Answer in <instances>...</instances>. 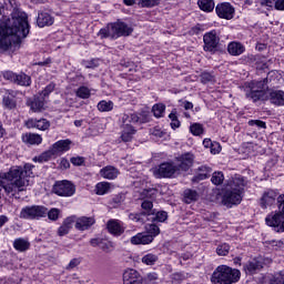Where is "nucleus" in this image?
Instances as JSON below:
<instances>
[{"label":"nucleus","mask_w":284,"mask_h":284,"mask_svg":"<svg viewBox=\"0 0 284 284\" xmlns=\"http://www.w3.org/2000/svg\"><path fill=\"white\" fill-rule=\"evenodd\" d=\"M2 77L7 81H11V83H14V81L17 80V73H14L12 71H4V72H2Z\"/></svg>","instance_id":"54"},{"label":"nucleus","mask_w":284,"mask_h":284,"mask_svg":"<svg viewBox=\"0 0 284 284\" xmlns=\"http://www.w3.org/2000/svg\"><path fill=\"white\" fill-rule=\"evenodd\" d=\"M212 174V168L202 165L196 169V174L192 178V183H201L205 179H210Z\"/></svg>","instance_id":"18"},{"label":"nucleus","mask_w":284,"mask_h":284,"mask_svg":"<svg viewBox=\"0 0 284 284\" xmlns=\"http://www.w3.org/2000/svg\"><path fill=\"white\" fill-rule=\"evenodd\" d=\"M197 6L203 12H212L214 10V0H199Z\"/></svg>","instance_id":"37"},{"label":"nucleus","mask_w":284,"mask_h":284,"mask_svg":"<svg viewBox=\"0 0 284 284\" xmlns=\"http://www.w3.org/2000/svg\"><path fill=\"white\" fill-rule=\"evenodd\" d=\"M37 23L39 28H45V26H52L54 23V18L50 13L42 11L38 13Z\"/></svg>","instance_id":"23"},{"label":"nucleus","mask_w":284,"mask_h":284,"mask_svg":"<svg viewBox=\"0 0 284 284\" xmlns=\"http://www.w3.org/2000/svg\"><path fill=\"white\" fill-rule=\"evenodd\" d=\"M13 83L29 88V85H32V78L26 73H20L16 75V81Z\"/></svg>","instance_id":"31"},{"label":"nucleus","mask_w":284,"mask_h":284,"mask_svg":"<svg viewBox=\"0 0 284 284\" xmlns=\"http://www.w3.org/2000/svg\"><path fill=\"white\" fill-rule=\"evenodd\" d=\"M123 284H143V276L133 268H129L123 273Z\"/></svg>","instance_id":"14"},{"label":"nucleus","mask_w":284,"mask_h":284,"mask_svg":"<svg viewBox=\"0 0 284 284\" xmlns=\"http://www.w3.org/2000/svg\"><path fill=\"white\" fill-rule=\"evenodd\" d=\"M22 141L23 143H28L29 145H40V143H42L43 141V138H41V135L37 133H26L22 134Z\"/></svg>","instance_id":"27"},{"label":"nucleus","mask_w":284,"mask_h":284,"mask_svg":"<svg viewBox=\"0 0 284 284\" xmlns=\"http://www.w3.org/2000/svg\"><path fill=\"white\" fill-rule=\"evenodd\" d=\"M199 200V193L192 189H186L184 191V202L190 204Z\"/></svg>","instance_id":"39"},{"label":"nucleus","mask_w":284,"mask_h":284,"mask_svg":"<svg viewBox=\"0 0 284 284\" xmlns=\"http://www.w3.org/2000/svg\"><path fill=\"white\" fill-rule=\"evenodd\" d=\"M270 102L273 103V105H284V92L272 91L270 93Z\"/></svg>","instance_id":"30"},{"label":"nucleus","mask_w":284,"mask_h":284,"mask_svg":"<svg viewBox=\"0 0 284 284\" xmlns=\"http://www.w3.org/2000/svg\"><path fill=\"white\" fill-rule=\"evenodd\" d=\"M19 216L26 221H39L48 216V207L44 205H27L21 209Z\"/></svg>","instance_id":"8"},{"label":"nucleus","mask_w":284,"mask_h":284,"mask_svg":"<svg viewBox=\"0 0 284 284\" xmlns=\"http://www.w3.org/2000/svg\"><path fill=\"white\" fill-rule=\"evenodd\" d=\"M159 191L156 189H144L140 193L141 201H154Z\"/></svg>","instance_id":"33"},{"label":"nucleus","mask_w":284,"mask_h":284,"mask_svg":"<svg viewBox=\"0 0 284 284\" xmlns=\"http://www.w3.org/2000/svg\"><path fill=\"white\" fill-rule=\"evenodd\" d=\"M53 192L54 194H58V196H74L77 186H74L72 182L63 180L55 183Z\"/></svg>","instance_id":"10"},{"label":"nucleus","mask_w":284,"mask_h":284,"mask_svg":"<svg viewBox=\"0 0 284 284\" xmlns=\"http://www.w3.org/2000/svg\"><path fill=\"white\" fill-rule=\"evenodd\" d=\"M159 276H156V273H150L148 274L146 278L143 280V284H154V281H156Z\"/></svg>","instance_id":"57"},{"label":"nucleus","mask_w":284,"mask_h":284,"mask_svg":"<svg viewBox=\"0 0 284 284\" xmlns=\"http://www.w3.org/2000/svg\"><path fill=\"white\" fill-rule=\"evenodd\" d=\"M190 132L194 136H201V134H203V124H201V123H193V124H191Z\"/></svg>","instance_id":"48"},{"label":"nucleus","mask_w":284,"mask_h":284,"mask_svg":"<svg viewBox=\"0 0 284 284\" xmlns=\"http://www.w3.org/2000/svg\"><path fill=\"white\" fill-rule=\"evenodd\" d=\"M216 254L219 256H227L230 254V244H227V243L220 244L216 247Z\"/></svg>","instance_id":"49"},{"label":"nucleus","mask_w":284,"mask_h":284,"mask_svg":"<svg viewBox=\"0 0 284 284\" xmlns=\"http://www.w3.org/2000/svg\"><path fill=\"white\" fill-rule=\"evenodd\" d=\"M152 241H154L152 235H148V233H138L131 237L132 245H150Z\"/></svg>","instance_id":"21"},{"label":"nucleus","mask_w":284,"mask_h":284,"mask_svg":"<svg viewBox=\"0 0 284 284\" xmlns=\"http://www.w3.org/2000/svg\"><path fill=\"white\" fill-rule=\"evenodd\" d=\"M139 123V115L131 113V114H123L122 115V125L121 128H134L132 124Z\"/></svg>","instance_id":"29"},{"label":"nucleus","mask_w":284,"mask_h":284,"mask_svg":"<svg viewBox=\"0 0 284 284\" xmlns=\"http://www.w3.org/2000/svg\"><path fill=\"white\" fill-rule=\"evenodd\" d=\"M245 97L251 99L253 103H256V101H267V79L246 83Z\"/></svg>","instance_id":"5"},{"label":"nucleus","mask_w":284,"mask_h":284,"mask_svg":"<svg viewBox=\"0 0 284 284\" xmlns=\"http://www.w3.org/2000/svg\"><path fill=\"white\" fill-rule=\"evenodd\" d=\"M27 128H37V130H42L45 132V130L50 129V121L47 119H30L26 122Z\"/></svg>","instance_id":"19"},{"label":"nucleus","mask_w":284,"mask_h":284,"mask_svg":"<svg viewBox=\"0 0 284 284\" xmlns=\"http://www.w3.org/2000/svg\"><path fill=\"white\" fill-rule=\"evenodd\" d=\"M227 52L232 57H241V54L245 52V45H243L241 42H231L227 45Z\"/></svg>","instance_id":"26"},{"label":"nucleus","mask_w":284,"mask_h":284,"mask_svg":"<svg viewBox=\"0 0 284 284\" xmlns=\"http://www.w3.org/2000/svg\"><path fill=\"white\" fill-rule=\"evenodd\" d=\"M174 174H179V166L170 162H164L154 171L156 179H172Z\"/></svg>","instance_id":"9"},{"label":"nucleus","mask_w":284,"mask_h":284,"mask_svg":"<svg viewBox=\"0 0 284 284\" xmlns=\"http://www.w3.org/2000/svg\"><path fill=\"white\" fill-rule=\"evenodd\" d=\"M152 112L156 119H161L165 114V104H155L152 108Z\"/></svg>","instance_id":"45"},{"label":"nucleus","mask_w":284,"mask_h":284,"mask_svg":"<svg viewBox=\"0 0 284 284\" xmlns=\"http://www.w3.org/2000/svg\"><path fill=\"white\" fill-rule=\"evenodd\" d=\"M239 281H241V271L227 265L217 266L211 276V282L214 284H233Z\"/></svg>","instance_id":"4"},{"label":"nucleus","mask_w":284,"mask_h":284,"mask_svg":"<svg viewBox=\"0 0 284 284\" xmlns=\"http://www.w3.org/2000/svg\"><path fill=\"white\" fill-rule=\"evenodd\" d=\"M276 205L278 212L266 216V225L274 227L275 232H284V193L277 196Z\"/></svg>","instance_id":"7"},{"label":"nucleus","mask_w":284,"mask_h":284,"mask_svg":"<svg viewBox=\"0 0 284 284\" xmlns=\"http://www.w3.org/2000/svg\"><path fill=\"white\" fill-rule=\"evenodd\" d=\"M29 108H31L32 112H41L45 103L41 98H34L31 101H28Z\"/></svg>","instance_id":"34"},{"label":"nucleus","mask_w":284,"mask_h":284,"mask_svg":"<svg viewBox=\"0 0 284 284\" xmlns=\"http://www.w3.org/2000/svg\"><path fill=\"white\" fill-rule=\"evenodd\" d=\"M79 265H81V257H74L65 266V270L67 272H72V270H74V267H79Z\"/></svg>","instance_id":"52"},{"label":"nucleus","mask_w":284,"mask_h":284,"mask_svg":"<svg viewBox=\"0 0 284 284\" xmlns=\"http://www.w3.org/2000/svg\"><path fill=\"white\" fill-rule=\"evenodd\" d=\"M99 112H112L114 110V102L102 100L98 103Z\"/></svg>","instance_id":"40"},{"label":"nucleus","mask_w":284,"mask_h":284,"mask_svg":"<svg viewBox=\"0 0 284 284\" xmlns=\"http://www.w3.org/2000/svg\"><path fill=\"white\" fill-rule=\"evenodd\" d=\"M148 221H151L152 223H165L168 221V212L165 211H153L148 214Z\"/></svg>","instance_id":"25"},{"label":"nucleus","mask_w":284,"mask_h":284,"mask_svg":"<svg viewBox=\"0 0 284 284\" xmlns=\"http://www.w3.org/2000/svg\"><path fill=\"white\" fill-rule=\"evenodd\" d=\"M133 29L124 22L111 23L99 31L101 39H119V37H130Z\"/></svg>","instance_id":"6"},{"label":"nucleus","mask_w":284,"mask_h":284,"mask_svg":"<svg viewBox=\"0 0 284 284\" xmlns=\"http://www.w3.org/2000/svg\"><path fill=\"white\" fill-rule=\"evenodd\" d=\"M159 261V256L156 254L149 253L142 257V263L144 265H154Z\"/></svg>","instance_id":"46"},{"label":"nucleus","mask_w":284,"mask_h":284,"mask_svg":"<svg viewBox=\"0 0 284 284\" xmlns=\"http://www.w3.org/2000/svg\"><path fill=\"white\" fill-rule=\"evenodd\" d=\"M122 133L121 139L124 143H130L132 139H134V134H136V129L134 126H121Z\"/></svg>","instance_id":"28"},{"label":"nucleus","mask_w":284,"mask_h":284,"mask_svg":"<svg viewBox=\"0 0 284 284\" xmlns=\"http://www.w3.org/2000/svg\"><path fill=\"white\" fill-rule=\"evenodd\" d=\"M179 172H187L192 165H194V154L184 153L176 158Z\"/></svg>","instance_id":"13"},{"label":"nucleus","mask_w":284,"mask_h":284,"mask_svg":"<svg viewBox=\"0 0 284 284\" xmlns=\"http://www.w3.org/2000/svg\"><path fill=\"white\" fill-rule=\"evenodd\" d=\"M245 184L243 183L242 178H234L230 184L229 189H226L223 197L222 203L226 207H232V205H239L243 200V187Z\"/></svg>","instance_id":"3"},{"label":"nucleus","mask_w":284,"mask_h":284,"mask_svg":"<svg viewBox=\"0 0 284 284\" xmlns=\"http://www.w3.org/2000/svg\"><path fill=\"white\" fill-rule=\"evenodd\" d=\"M224 181H225V175H223V172L217 171L212 174L211 183H213V185H223Z\"/></svg>","instance_id":"43"},{"label":"nucleus","mask_w":284,"mask_h":284,"mask_svg":"<svg viewBox=\"0 0 284 284\" xmlns=\"http://www.w3.org/2000/svg\"><path fill=\"white\" fill-rule=\"evenodd\" d=\"M106 227H108V231L110 232V234H113V236H121V234H123V232H125L123 226H121V224L116 220L109 221L106 224Z\"/></svg>","instance_id":"24"},{"label":"nucleus","mask_w":284,"mask_h":284,"mask_svg":"<svg viewBox=\"0 0 284 284\" xmlns=\"http://www.w3.org/2000/svg\"><path fill=\"white\" fill-rule=\"evenodd\" d=\"M90 89L88 87H80L77 90V97H79V99H90Z\"/></svg>","instance_id":"50"},{"label":"nucleus","mask_w":284,"mask_h":284,"mask_svg":"<svg viewBox=\"0 0 284 284\" xmlns=\"http://www.w3.org/2000/svg\"><path fill=\"white\" fill-rule=\"evenodd\" d=\"M161 0H140L139 6L141 8H154V6H159Z\"/></svg>","instance_id":"51"},{"label":"nucleus","mask_w":284,"mask_h":284,"mask_svg":"<svg viewBox=\"0 0 284 284\" xmlns=\"http://www.w3.org/2000/svg\"><path fill=\"white\" fill-rule=\"evenodd\" d=\"M34 165L26 163L23 166H13L7 173H0V187L4 190L6 194H17L23 192L24 187L30 185L28 179L34 176L32 172Z\"/></svg>","instance_id":"2"},{"label":"nucleus","mask_w":284,"mask_h":284,"mask_svg":"<svg viewBox=\"0 0 284 284\" xmlns=\"http://www.w3.org/2000/svg\"><path fill=\"white\" fill-rule=\"evenodd\" d=\"M211 81H214V77H212V74H210L209 72H204L201 74L202 83H211Z\"/></svg>","instance_id":"59"},{"label":"nucleus","mask_w":284,"mask_h":284,"mask_svg":"<svg viewBox=\"0 0 284 284\" xmlns=\"http://www.w3.org/2000/svg\"><path fill=\"white\" fill-rule=\"evenodd\" d=\"M153 200H144L141 204L142 210H145L144 213L146 214V217L150 219V216H148V214H152V212H154L155 210L154 204L152 202Z\"/></svg>","instance_id":"44"},{"label":"nucleus","mask_w":284,"mask_h":284,"mask_svg":"<svg viewBox=\"0 0 284 284\" xmlns=\"http://www.w3.org/2000/svg\"><path fill=\"white\" fill-rule=\"evenodd\" d=\"M244 270H245L246 274H256V272H261V270H263V258L255 257V258L248 261L244 265Z\"/></svg>","instance_id":"16"},{"label":"nucleus","mask_w":284,"mask_h":284,"mask_svg":"<svg viewBox=\"0 0 284 284\" xmlns=\"http://www.w3.org/2000/svg\"><path fill=\"white\" fill-rule=\"evenodd\" d=\"M13 247L18 252H26L30 250V242L22 237L16 239L13 242Z\"/></svg>","instance_id":"32"},{"label":"nucleus","mask_w":284,"mask_h":284,"mask_svg":"<svg viewBox=\"0 0 284 284\" xmlns=\"http://www.w3.org/2000/svg\"><path fill=\"white\" fill-rule=\"evenodd\" d=\"M221 39L219 36H216V31L213 30L211 32H207L203 37V42H204V51L205 52H211L214 54L219 50V43Z\"/></svg>","instance_id":"11"},{"label":"nucleus","mask_w":284,"mask_h":284,"mask_svg":"<svg viewBox=\"0 0 284 284\" xmlns=\"http://www.w3.org/2000/svg\"><path fill=\"white\" fill-rule=\"evenodd\" d=\"M100 250L103 252H112V242H105L102 240V244H100Z\"/></svg>","instance_id":"60"},{"label":"nucleus","mask_w":284,"mask_h":284,"mask_svg":"<svg viewBox=\"0 0 284 284\" xmlns=\"http://www.w3.org/2000/svg\"><path fill=\"white\" fill-rule=\"evenodd\" d=\"M171 278H172V283L179 284L185 280V276L181 273H175V274H172Z\"/></svg>","instance_id":"58"},{"label":"nucleus","mask_w":284,"mask_h":284,"mask_svg":"<svg viewBox=\"0 0 284 284\" xmlns=\"http://www.w3.org/2000/svg\"><path fill=\"white\" fill-rule=\"evenodd\" d=\"M145 232L149 236H152V239L154 240L155 236H159V234H161V229H159L156 224H146Z\"/></svg>","instance_id":"42"},{"label":"nucleus","mask_w":284,"mask_h":284,"mask_svg":"<svg viewBox=\"0 0 284 284\" xmlns=\"http://www.w3.org/2000/svg\"><path fill=\"white\" fill-rule=\"evenodd\" d=\"M28 34H30L28 13L18 9L13 10L11 18L0 26V50L6 52L12 45H21V39H26Z\"/></svg>","instance_id":"1"},{"label":"nucleus","mask_w":284,"mask_h":284,"mask_svg":"<svg viewBox=\"0 0 284 284\" xmlns=\"http://www.w3.org/2000/svg\"><path fill=\"white\" fill-rule=\"evenodd\" d=\"M74 223H77V217L74 216H69L63 221V225L65 227H68L69 230H71V227L74 225Z\"/></svg>","instance_id":"56"},{"label":"nucleus","mask_w":284,"mask_h":284,"mask_svg":"<svg viewBox=\"0 0 284 284\" xmlns=\"http://www.w3.org/2000/svg\"><path fill=\"white\" fill-rule=\"evenodd\" d=\"M67 234H70V229L68 226H65V224H62L58 229V236H65Z\"/></svg>","instance_id":"63"},{"label":"nucleus","mask_w":284,"mask_h":284,"mask_svg":"<svg viewBox=\"0 0 284 284\" xmlns=\"http://www.w3.org/2000/svg\"><path fill=\"white\" fill-rule=\"evenodd\" d=\"M110 187L111 184L109 182H99L95 185V194H98V196H103L110 192Z\"/></svg>","instance_id":"35"},{"label":"nucleus","mask_w":284,"mask_h":284,"mask_svg":"<svg viewBox=\"0 0 284 284\" xmlns=\"http://www.w3.org/2000/svg\"><path fill=\"white\" fill-rule=\"evenodd\" d=\"M276 199H278V193L274 190H267L263 193L261 197V207L267 210V207L274 205L276 203Z\"/></svg>","instance_id":"15"},{"label":"nucleus","mask_w":284,"mask_h":284,"mask_svg":"<svg viewBox=\"0 0 284 284\" xmlns=\"http://www.w3.org/2000/svg\"><path fill=\"white\" fill-rule=\"evenodd\" d=\"M97 221L94 217H88V216H81L75 219V230H79V232H85V230H90L92 225H94Z\"/></svg>","instance_id":"17"},{"label":"nucleus","mask_w":284,"mask_h":284,"mask_svg":"<svg viewBox=\"0 0 284 284\" xmlns=\"http://www.w3.org/2000/svg\"><path fill=\"white\" fill-rule=\"evenodd\" d=\"M271 284H284V273L283 272L276 273L271 280Z\"/></svg>","instance_id":"53"},{"label":"nucleus","mask_w":284,"mask_h":284,"mask_svg":"<svg viewBox=\"0 0 284 284\" xmlns=\"http://www.w3.org/2000/svg\"><path fill=\"white\" fill-rule=\"evenodd\" d=\"M85 68L94 70V68H99V59H92L85 62Z\"/></svg>","instance_id":"61"},{"label":"nucleus","mask_w":284,"mask_h":284,"mask_svg":"<svg viewBox=\"0 0 284 284\" xmlns=\"http://www.w3.org/2000/svg\"><path fill=\"white\" fill-rule=\"evenodd\" d=\"M55 155L57 153H54V149H52L51 146L48 151L43 152L40 156L33 158V161H39V163H43L45 161H50V159H52V156H55Z\"/></svg>","instance_id":"38"},{"label":"nucleus","mask_w":284,"mask_h":284,"mask_svg":"<svg viewBox=\"0 0 284 284\" xmlns=\"http://www.w3.org/2000/svg\"><path fill=\"white\" fill-rule=\"evenodd\" d=\"M100 176L102 179H108L109 181H114L119 176V169L108 165L100 170Z\"/></svg>","instance_id":"22"},{"label":"nucleus","mask_w":284,"mask_h":284,"mask_svg":"<svg viewBox=\"0 0 284 284\" xmlns=\"http://www.w3.org/2000/svg\"><path fill=\"white\" fill-rule=\"evenodd\" d=\"M70 145H72V140H59L51 148L55 154H63V152H69Z\"/></svg>","instance_id":"20"},{"label":"nucleus","mask_w":284,"mask_h":284,"mask_svg":"<svg viewBox=\"0 0 284 284\" xmlns=\"http://www.w3.org/2000/svg\"><path fill=\"white\" fill-rule=\"evenodd\" d=\"M151 134L152 136H156V139H163L165 132H163L160 126H154L151 129Z\"/></svg>","instance_id":"55"},{"label":"nucleus","mask_w":284,"mask_h":284,"mask_svg":"<svg viewBox=\"0 0 284 284\" xmlns=\"http://www.w3.org/2000/svg\"><path fill=\"white\" fill-rule=\"evenodd\" d=\"M2 103L8 110H14L17 108V101H14V94L8 93L3 97Z\"/></svg>","instance_id":"36"},{"label":"nucleus","mask_w":284,"mask_h":284,"mask_svg":"<svg viewBox=\"0 0 284 284\" xmlns=\"http://www.w3.org/2000/svg\"><path fill=\"white\" fill-rule=\"evenodd\" d=\"M248 125L251 126L256 125L257 128H262V129L266 128L265 122L261 120H250Z\"/></svg>","instance_id":"64"},{"label":"nucleus","mask_w":284,"mask_h":284,"mask_svg":"<svg viewBox=\"0 0 284 284\" xmlns=\"http://www.w3.org/2000/svg\"><path fill=\"white\" fill-rule=\"evenodd\" d=\"M130 221H134L135 223H146L148 220V213L141 212V213H131L129 214Z\"/></svg>","instance_id":"41"},{"label":"nucleus","mask_w":284,"mask_h":284,"mask_svg":"<svg viewBox=\"0 0 284 284\" xmlns=\"http://www.w3.org/2000/svg\"><path fill=\"white\" fill-rule=\"evenodd\" d=\"M215 12L220 19L231 21V19H234L235 9L230 2H222L215 7Z\"/></svg>","instance_id":"12"},{"label":"nucleus","mask_w":284,"mask_h":284,"mask_svg":"<svg viewBox=\"0 0 284 284\" xmlns=\"http://www.w3.org/2000/svg\"><path fill=\"white\" fill-rule=\"evenodd\" d=\"M47 216L49 221H59V216H61V210L53 207L51 210L47 209Z\"/></svg>","instance_id":"47"},{"label":"nucleus","mask_w":284,"mask_h":284,"mask_svg":"<svg viewBox=\"0 0 284 284\" xmlns=\"http://www.w3.org/2000/svg\"><path fill=\"white\" fill-rule=\"evenodd\" d=\"M54 88H55L54 83L48 84V85L44 88V90L42 91V95H43V97H49V95L51 94V92H54Z\"/></svg>","instance_id":"62"}]
</instances>
